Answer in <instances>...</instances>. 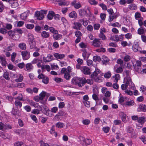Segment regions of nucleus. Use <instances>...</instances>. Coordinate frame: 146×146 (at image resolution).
<instances>
[{
  "label": "nucleus",
  "mask_w": 146,
  "mask_h": 146,
  "mask_svg": "<svg viewBox=\"0 0 146 146\" xmlns=\"http://www.w3.org/2000/svg\"><path fill=\"white\" fill-rule=\"evenodd\" d=\"M125 38L127 39H130L132 38V35L131 33H127L125 35Z\"/></svg>",
  "instance_id": "obj_56"
},
{
  "label": "nucleus",
  "mask_w": 146,
  "mask_h": 146,
  "mask_svg": "<svg viewBox=\"0 0 146 146\" xmlns=\"http://www.w3.org/2000/svg\"><path fill=\"white\" fill-rule=\"evenodd\" d=\"M140 91H141L143 94L146 95V87L145 86L142 85L141 86L140 89Z\"/></svg>",
  "instance_id": "obj_36"
},
{
  "label": "nucleus",
  "mask_w": 146,
  "mask_h": 146,
  "mask_svg": "<svg viewBox=\"0 0 146 146\" xmlns=\"http://www.w3.org/2000/svg\"><path fill=\"white\" fill-rule=\"evenodd\" d=\"M28 37L29 41L34 40V38L33 35L32 34L29 33L28 35Z\"/></svg>",
  "instance_id": "obj_61"
},
{
  "label": "nucleus",
  "mask_w": 146,
  "mask_h": 146,
  "mask_svg": "<svg viewBox=\"0 0 146 146\" xmlns=\"http://www.w3.org/2000/svg\"><path fill=\"white\" fill-rule=\"evenodd\" d=\"M54 15V13L52 11H49L47 15V18L49 20L52 19Z\"/></svg>",
  "instance_id": "obj_25"
},
{
  "label": "nucleus",
  "mask_w": 146,
  "mask_h": 146,
  "mask_svg": "<svg viewBox=\"0 0 146 146\" xmlns=\"http://www.w3.org/2000/svg\"><path fill=\"white\" fill-rule=\"evenodd\" d=\"M29 42L31 49H35L36 51H39L40 49L35 46L36 42L35 40L29 41Z\"/></svg>",
  "instance_id": "obj_8"
},
{
  "label": "nucleus",
  "mask_w": 146,
  "mask_h": 146,
  "mask_svg": "<svg viewBox=\"0 0 146 146\" xmlns=\"http://www.w3.org/2000/svg\"><path fill=\"white\" fill-rule=\"evenodd\" d=\"M139 139L144 144H146V138L145 136H141L139 137Z\"/></svg>",
  "instance_id": "obj_62"
},
{
  "label": "nucleus",
  "mask_w": 146,
  "mask_h": 146,
  "mask_svg": "<svg viewBox=\"0 0 146 146\" xmlns=\"http://www.w3.org/2000/svg\"><path fill=\"white\" fill-rule=\"evenodd\" d=\"M30 13L29 11H27L24 13L21 14L20 15V17L22 20H25L26 19L27 17L29 16Z\"/></svg>",
  "instance_id": "obj_15"
},
{
  "label": "nucleus",
  "mask_w": 146,
  "mask_h": 146,
  "mask_svg": "<svg viewBox=\"0 0 146 146\" xmlns=\"http://www.w3.org/2000/svg\"><path fill=\"white\" fill-rule=\"evenodd\" d=\"M26 66L27 69L26 71L28 72H29L32 70L33 66L31 63H29L26 64Z\"/></svg>",
  "instance_id": "obj_24"
},
{
  "label": "nucleus",
  "mask_w": 146,
  "mask_h": 146,
  "mask_svg": "<svg viewBox=\"0 0 146 146\" xmlns=\"http://www.w3.org/2000/svg\"><path fill=\"white\" fill-rule=\"evenodd\" d=\"M145 117H138L137 122L140 123L139 128L138 127V129H140L143 126L142 124H143L145 121Z\"/></svg>",
  "instance_id": "obj_12"
},
{
  "label": "nucleus",
  "mask_w": 146,
  "mask_h": 146,
  "mask_svg": "<svg viewBox=\"0 0 146 146\" xmlns=\"http://www.w3.org/2000/svg\"><path fill=\"white\" fill-rule=\"evenodd\" d=\"M47 12L46 10H41L40 11H36L35 13V15L38 19L42 20L44 17V14H46Z\"/></svg>",
  "instance_id": "obj_4"
},
{
  "label": "nucleus",
  "mask_w": 146,
  "mask_h": 146,
  "mask_svg": "<svg viewBox=\"0 0 146 146\" xmlns=\"http://www.w3.org/2000/svg\"><path fill=\"white\" fill-rule=\"evenodd\" d=\"M7 33V30L3 28H1L0 29V33L3 35H5Z\"/></svg>",
  "instance_id": "obj_58"
},
{
  "label": "nucleus",
  "mask_w": 146,
  "mask_h": 146,
  "mask_svg": "<svg viewBox=\"0 0 146 146\" xmlns=\"http://www.w3.org/2000/svg\"><path fill=\"white\" fill-rule=\"evenodd\" d=\"M50 31L53 33L55 34H57L58 33V31L57 30H55L54 28L52 27H50L49 28Z\"/></svg>",
  "instance_id": "obj_49"
},
{
  "label": "nucleus",
  "mask_w": 146,
  "mask_h": 146,
  "mask_svg": "<svg viewBox=\"0 0 146 146\" xmlns=\"http://www.w3.org/2000/svg\"><path fill=\"white\" fill-rule=\"evenodd\" d=\"M79 21L85 27L88 24L89 21L86 19H80Z\"/></svg>",
  "instance_id": "obj_27"
},
{
  "label": "nucleus",
  "mask_w": 146,
  "mask_h": 146,
  "mask_svg": "<svg viewBox=\"0 0 146 146\" xmlns=\"http://www.w3.org/2000/svg\"><path fill=\"white\" fill-rule=\"evenodd\" d=\"M128 8L131 10H135L137 9V7L134 4H131L128 5Z\"/></svg>",
  "instance_id": "obj_30"
},
{
  "label": "nucleus",
  "mask_w": 146,
  "mask_h": 146,
  "mask_svg": "<svg viewBox=\"0 0 146 146\" xmlns=\"http://www.w3.org/2000/svg\"><path fill=\"white\" fill-rule=\"evenodd\" d=\"M3 77L7 80H9L10 79L9 73L7 72H4Z\"/></svg>",
  "instance_id": "obj_34"
},
{
  "label": "nucleus",
  "mask_w": 146,
  "mask_h": 146,
  "mask_svg": "<svg viewBox=\"0 0 146 146\" xmlns=\"http://www.w3.org/2000/svg\"><path fill=\"white\" fill-rule=\"evenodd\" d=\"M99 37L102 40H105L106 38V36L103 33H100L99 34Z\"/></svg>",
  "instance_id": "obj_57"
},
{
  "label": "nucleus",
  "mask_w": 146,
  "mask_h": 146,
  "mask_svg": "<svg viewBox=\"0 0 146 146\" xmlns=\"http://www.w3.org/2000/svg\"><path fill=\"white\" fill-rule=\"evenodd\" d=\"M14 31L15 34L18 33L21 34L23 33V32L22 29L20 28H17L14 29Z\"/></svg>",
  "instance_id": "obj_40"
},
{
  "label": "nucleus",
  "mask_w": 146,
  "mask_h": 146,
  "mask_svg": "<svg viewBox=\"0 0 146 146\" xmlns=\"http://www.w3.org/2000/svg\"><path fill=\"white\" fill-rule=\"evenodd\" d=\"M114 70L117 73H121L122 72L123 69L121 67H119L116 68V69L115 68Z\"/></svg>",
  "instance_id": "obj_46"
},
{
  "label": "nucleus",
  "mask_w": 146,
  "mask_h": 146,
  "mask_svg": "<svg viewBox=\"0 0 146 146\" xmlns=\"http://www.w3.org/2000/svg\"><path fill=\"white\" fill-rule=\"evenodd\" d=\"M100 70L96 68L95 71L91 75V78L96 82H100L103 80V77L99 75L98 76V75L100 73Z\"/></svg>",
  "instance_id": "obj_2"
},
{
  "label": "nucleus",
  "mask_w": 146,
  "mask_h": 146,
  "mask_svg": "<svg viewBox=\"0 0 146 146\" xmlns=\"http://www.w3.org/2000/svg\"><path fill=\"white\" fill-rule=\"evenodd\" d=\"M80 139L81 141H83L85 143L86 145L90 144L92 143V141L89 139H85L82 137H80Z\"/></svg>",
  "instance_id": "obj_14"
},
{
  "label": "nucleus",
  "mask_w": 146,
  "mask_h": 146,
  "mask_svg": "<svg viewBox=\"0 0 146 146\" xmlns=\"http://www.w3.org/2000/svg\"><path fill=\"white\" fill-rule=\"evenodd\" d=\"M72 68L70 66H68L67 68L64 69V78L66 80H68L70 78L69 73L71 71Z\"/></svg>",
  "instance_id": "obj_6"
},
{
  "label": "nucleus",
  "mask_w": 146,
  "mask_h": 146,
  "mask_svg": "<svg viewBox=\"0 0 146 146\" xmlns=\"http://www.w3.org/2000/svg\"><path fill=\"white\" fill-rule=\"evenodd\" d=\"M53 59V56L51 54H48L46 57H43V60L44 62L46 63L51 61Z\"/></svg>",
  "instance_id": "obj_11"
},
{
  "label": "nucleus",
  "mask_w": 146,
  "mask_h": 146,
  "mask_svg": "<svg viewBox=\"0 0 146 146\" xmlns=\"http://www.w3.org/2000/svg\"><path fill=\"white\" fill-rule=\"evenodd\" d=\"M41 35L42 37L45 38H48L50 36L49 33L44 31L41 33Z\"/></svg>",
  "instance_id": "obj_26"
},
{
  "label": "nucleus",
  "mask_w": 146,
  "mask_h": 146,
  "mask_svg": "<svg viewBox=\"0 0 146 146\" xmlns=\"http://www.w3.org/2000/svg\"><path fill=\"white\" fill-rule=\"evenodd\" d=\"M42 82L45 84H47L49 82V79L46 76H45L42 79Z\"/></svg>",
  "instance_id": "obj_52"
},
{
  "label": "nucleus",
  "mask_w": 146,
  "mask_h": 146,
  "mask_svg": "<svg viewBox=\"0 0 146 146\" xmlns=\"http://www.w3.org/2000/svg\"><path fill=\"white\" fill-rule=\"evenodd\" d=\"M123 83L121 86V88L123 90H125L127 88L133 90L135 88L131 78L128 75L124 78Z\"/></svg>",
  "instance_id": "obj_1"
},
{
  "label": "nucleus",
  "mask_w": 146,
  "mask_h": 146,
  "mask_svg": "<svg viewBox=\"0 0 146 146\" xmlns=\"http://www.w3.org/2000/svg\"><path fill=\"white\" fill-rule=\"evenodd\" d=\"M100 27V25L99 23L94 24L93 25V28L95 30H98Z\"/></svg>",
  "instance_id": "obj_50"
},
{
  "label": "nucleus",
  "mask_w": 146,
  "mask_h": 146,
  "mask_svg": "<svg viewBox=\"0 0 146 146\" xmlns=\"http://www.w3.org/2000/svg\"><path fill=\"white\" fill-rule=\"evenodd\" d=\"M113 77L114 78L113 81L115 83H117L118 80L120 79V76L119 74H116L114 76H113Z\"/></svg>",
  "instance_id": "obj_35"
},
{
  "label": "nucleus",
  "mask_w": 146,
  "mask_h": 146,
  "mask_svg": "<svg viewBox=\"0 0 146 146\" xmlns=\"http://www.w3.org/2000/svg\"><path fill=\"white\" fill-rule=\"evenodd\" d=\"M71 82L72 84L81 87L84 85L85 78L74 77L72 79Z\"/></svg>",
  "instance_id": "obj_3"
},
{
  "label": "nucleus",
  "mask_w": 146,
  "mask_h": 146,
  "mask_svg": "<svg viewBox=\"0 0 146 146\" xmlns=\"http://www.w3.org/2000/svg\"><path fill=\"white\" fill-rule=\"evenodd\" d=\"M127 131L129 133H132L134 131L133 128L130 126H128L127 128Z\"/></svg>",
  "instance_id": "obj_59"
},
{
  "label": "nucleus",
  "mask_w": 146,
  "mask_h": 146,
  "mask_svg": "<svg viewBox=\"0 0 146 146\" xmlns=\"http://www.w3.org/2000/svg\"><path fill=\"white\" fill-rule=\"evenodd\" d=\"M50 133L52 134L54 133V135L55 137H56L57 136V133L55 132L54 129V126H52L50 130Z\"/></svg>",
  "instance_id": "obj_39"
},
{
  "label": "nucleus",
  "mask_w": 146,
  "mask_h": 146,
  "mask_svg": "<svg viewBox=\"0 0 146 146\" xmlns=\"http://www.w3.org/2000/svg\"><path fill=\"white\" fill-rule=\"evenodd\" d=\"M46 69L49 72L50 71V66L48 65H46L45 66H42V71L43 72L44 70Z\"/></svg>",
  "instance_id": "obj_32"
},
{
  "label": "nucleus",
  "mask_w": 146,
  "mask_h": 146,
  "mask_svg": "<svg viewBox=\"0 0 146 146\" xmlns=\"http://www.w3.org/2000/svg\"><path fill=\"white\" fill-rule=\"evenodd\" d=\"M8 2L11 4V7L12 8H16L19 6L18 2L16 1H12L11 0H9Z\"/></svg>",
  "instance_id": "obj_18"
},
{
  "label": "nucleus",
  "mask_w": 146,
  "mask_h": 146,
  "mask_svg": "<svg viewBox=\"0 0 146 146\" xmlns=\"http://www.w3.org/2000/svg\"><path fill=\"white\" fill-rule=\"evenodd\" d=\"M21 55L23 59L24 60H26L29 58L30 54L29 52L27 50H24L21 52Z\"/></svg>",
  "instance_id": "obj_7"
},
{
  "label": "nucleus",
  "mask_w": 146,
  "mask_h": 146,
  "mask_svg": "<svg viewBox=\"0 0 146 146\" xmlns=\"http://www.w3.org/2000/svg\"><path fill=\"white\" fill-rule=\"evenodd\" d=\"M0 62L2 66H6L7 63L5 56H0Z\"/></svg>",
  "instance_id": "obj_20"
},
{
  "label": "nucleus",
  "mask_w": 146,
  "mask_h": 146,
  "mask_svg": "<svg viewBox=\"0 0 146 146\" xmlns=\"http://www.w3.org/2000/svg\"><path fill=\"white\" fill-rule=\"evenodd\" d=\"M79 14L81 16H83L86 13L87 11H85L84 9H80L78 11Z\"/></svg>",
  "instance_id": "obj_55"
},
{
  "label": "nucleus",
  "mask_w": 146,
  "mask_h": 146,
  "mask_svg": "<svg viewBox=\"0 0 146 146\" xmlns=\"http://www.w3.org/2000/svg\"><path fill=\"white\" fill-rule=\"evenodd\" d=\"M134 103H135L134 101L133 100H131L130 101L126 102L125 104L127 106H130L133 105L134 104Z\"/></svg>",
  "instance_id": "obj_48"
},
{
  "label": "nucleus",
  "mask_w": 146,
  "mask_h": 146,
  "mask_svg": "<svg viewBox=\"0 0 146 146\" xmlns=\"http://www.w3.org/2000/svg\"><path fill=\"white\" fill-rule=\"evenodd\" d=\"M15 104L16 107H19L21 108L22 106V103L19 100H16L15 102Z\"/></svg>",
  "instance_id": "obj_45"
},
{
  "label": "nucleus",
  "mask_w": 146,
  "mask_h": 146,
  "mask_svg": "<svg viewBox=\"0 0 146 146\" xmlns=\"http://www.w3.org/2000/svg\"><path fill=\"white\" fill-rule=\"evenodd\" d=\"M93 60L94 62H99L101 60V58L100 57L98 56H94L93 57Z\"/></svg>",
  "instance_id": "obj_51"
},
{
  "label": "nucleus",
  "mask_w": 146,
  "mask_h": 146,
  "mask_svg": "<svg viewBox=\"0 0 146 146\" xmlns=\"http://www.w3.org/2000/svg\"><path fill=\"white\" fill-rule=\"evenodd\" d=\"M139 46L138 43L137 42L134 43L132 49L135 52L139 51Z\"/></svg>",
  "instance_id": "obj_21"
},
{
  "label": "nucleus",
  "mask_w": 146,
  "mask_h": 146,
  "mask_svg": "<svg viewBox=\"0 0 146 146\" xmlns=\"http://www.w3.org/2000/svg\"><path fill=\"white\" fill-rule=\"evenodd\" d=\"M71 4L74 6V7L77 9H79L82 7L81 3L79 2H77L76 0H74L72 3Z\"/></svg>",
  "instance_id": "obj_16"
},
{
  "label": "nucleus",
  "mask_w": 146,
  "mask_h": 146,
  "mask_svg": "<svg viewBox=\"0 0 146 146\" xmlns=\"http://www.w3.org/2000/svg\"><path fill=\"white\" fill-rule=\"evenodd\" d=\"M19 78L15 80V81L17 82H22L23 79V76L21 74H19L18 76Z\"/></svg>",
  "instance_id": "obj_29"
},
{
  "label": "nucleus",
  "mask_w": 146,
  "mask_h": 146,
  "mask_svg": "<svg viewBox=\"0 0 146 146\" xmlns=\"http://www.w3.org/2000/svg\"><path fill=\"white\" fill-rule=\"evenodd\" d=\"M119 115L122 121L124 123L127 122V116L125 113L123 112H121L120 113Z\"/></svg>",
  "instance_id": "obj_13"
},
{
  "label": "nucleus",
  "mask_w": 146,
  "mask_h": 146,
  "mask_svg": "<svg viewBox=\"0 0 146 146\" xmlns=\"http://www.w3.org/2000/svg\"><path fill=\"white\" fill-rule=\"evenodd\" d=\"M11 128V126L9 125L5 124L2 122H0V130L4 131L6 129H10Z\"/></svg>",
  "instance_id": "obj_9"
},
{
  "label": "nucleus",
  "mask_w": 146,
  "mask_h": 146,
  "mask_svg": "<svg viewBox=\"0 0 146 146\" xmlns=\"http://www.w3.org/2000/svg\"><path fill=\"white\" fill-rule=\"evenodd\" d=\"M103 60L102 61L104 64H106L109 62V60L108 58L105 56L103 57Z\"/></svg>",
  "instance_id": "obj_38"
},
{
  "label": "nucleus",
  "mask_w": 146,
  "mask_h": 146,
  "mask_svg": "<svg viewBox=\"0 0 146 146\" xmlns=\"http://www.w3.org/2000/svg\"><path fill=\"white\" fill-rule=\"evenodd\" d=\"M7 34L8 35L11 37H13L15 35V32L14 31V29L13 31L11 30L9 31Z\"/></svg>",
  "instance_id": "obj_44"
},
{
  "label": "nucleus",
  "mask_w": 146,
  "mask_h": 146,
  "mask_svg": "<svg viewBox=\"0 0 146 146\" xmlns=\"http://www.w3.org/2000/svg\"><path fill=\"white\" fill-rule=\"evenodd\" d=\"M90 55V53L89 52H87L85 51H84L82 53V56L84 59L88 58L89 57Z\"/></svg>",
  "instance_id": "obj_31"
},
{
  "label": "nucleus",
  "mask_w": 146,
  "mask_h": 146,
  "mask_svg": "<svg viewBox=\"0 0 146 146\" xmlns=\"http://www.w3.org/2000/svg\"><path fill=\"white\" fill-rule=\"evenodd\" d=\"M137 111H142L144 112L146 111V105L144 104L139 105L137 109Z\"/></svg>",
  "instance_id": "obj_17"
},
{
  "label": "nucleus",
  "mask_w": 146,
  "mask_h": 146,
  "mask_svg": "<svg viewBox=\"0 0 146 146\" xmlns=\"http://www.w3.org/2000/svg\"><path fill=\"white\" fill-rule=\"evenodd\" d=\"M122 58H123L125 61L127 62L129 60L131 59V57L128 55H126L123 58V57L121 56Z\"/></svg>",
  "instance_id": "obj_54"
},
{
  "label": "nucleus",
  "mask_w": 146,
  "mask_h": 146,
  "mask_svg": "<svg viewBox=\"0 0 146 146\" xmlns=\"http://www.w3.org/2000/svg\"><path fill=\"white\" fill-rule=\"evenodd\" d=\"M93 27L91 25H88L86 28L87 31L90 32H92L93 31Z\"/></svg>",
  "instance_id": "obj_42"
},
{
  "label": "nucleus",
  "mask_w": 146,
  "mask_h": 146,
  "mask_svg": "<svg viewBox=\"0 0 146 146\" xmlns=\"http://www.w3.org/2000/svg\"><path fill=\"white\" fill-rule=\"evenodd\" d=\"M102 42L101 40L98 38H95L92 42V46L95 47H100L102 46Z\"/></svg>",
  "instance_id": "obj_5"
},
{
  "label": "nucleus",
  "mask_w": 146,
  "mask_h": 146,
  "mask_svg": "<svg viewBox=\"0 0 146 146\" xmlns=\"http://www.w3.org/2000/svg\"><path fill=\"white\" fill-rule=\"evenodd\" d=\"M82 123L85 125H88L90 123V121L88 119H85L82 121Z\"/></svg>",
  "instance_id": "obj_60"
},
{
  "label": "nucleus",
  "mask_w": 146,
  "mask_h": 146,
  "mask_svg": "<svg viewBox=\"0 0 146 146\" xmlns=\"http://www.w3.org/2000/svg\"><path fill=\"white\" fill-rule=\"evenodd\" d=\"M74 28L76 29L80 30L82 27V24L79 22L74 23Z\"/></svg>",
  "instance_id": "obj_23"
},
{
  "label": "nucleus",
  "mask_w": 146,
  "mask_h": 146,
  "mask_svg": "<svg viewBox=\"0 0 146 146\" xmlns=\"http://www.w3.org/2000/svg\"><path fill=\"white\" fill-rule=\"evenodd\" d=\"M69 16L70 17L76 18L77 17V14L75 12L73 11L69 14Z\"/></svg>",
  "instance_id": "obj_37"
},
{
  "label": "nucleus",
  "mask_w": 146,
  "mask_h": 146,
  "mask_svg": "<svg viewBox=\"0 0 146 146\" xmlns=\"http://www.w3.org/2000/svg\"><path fill=\"white\" fill-rule=\"evenodd\" d=\"M26 132V130L25 129H19L17 131V133L20 134H24Z\"/></svg>",
  "instance_id": "obj_53"
},
{
  "label": "nucleus",
  "mask_w": 146,
  "mask_h": 146,
  "mask_svg": "<svg viewBox=\"0 0 146 146\" xmlns=\"http://www.w3.org/2000/svg\"><path fill=\"white\" fill-rule=\"evenodd\" d=\"M19 47L22 50H25L26 49V44L24 43H21L19 45Z\"/></svg>",
  "instance_id": "obj_33"
},
{
  "label": "nucleus",
  "mask_w": 146,
  "mask_h": 146,
  "mask_svg": "<svg viewBox=\"0 0 146 146\" xmlns=\"http://www.w3.org/2000/svg\"><path fill=\"white\" fill-rule=\"evenodd\" d=\"M53 37L54 38L55 40H58L59 39H60L62 37V36L60 34H54L53 35Z\"/></svg>",
  "instance_id": "obj_47"
},
{
  "label": "nucleus",
  "mask_w": 146,
  "mask_h": 146,
  "mask_svg": "<svg viewBox=\"0 0 146 146\" xmlns=\"http://www.w3.org/2000/svg\"><path fill=\"white\" fill-rule=\"evenodd\" d=\"M76 61L78 63L76 65V68L78 69H80L81 68L80 66L82 64L83 61L82 59L78 58L76 60Z\"/></svg>",
  "instance_id": "obj_19"
},
{
  "label": "nucleus",
  "mask_w": 146,
  "mask_h": 146,
  "mask_svg": "<svg viewBox=\"0 0 146 146\" xmlns=\"http://www.w3.org/2000/svg\"><path fill=\"white\" fill-rule=\"evenodd\" d=\"M54 56L57 58L59 59H62L64 57V54H60L58 53L54 54Z\"/></svg>",
  "instance_id": "obj_28"
},
{
  "label": "nucleus",
  "mask_w": 146,
  "mask_h": 146,
  "mask_svg": "<svg viewBox=\"0 0 146 146\" xmlns=\"http://www.w3.org/2000/svg\"><path fill=\"white\" fill-rule=\"evenodd\" d=\"M81 71L85 74H89L90 73V70L89 68L86 66H84L81 67L80 68Z\"/></svg>",
  "instance_id": "obj_10"
},
{
  "label": "nucleus",
  "mask_w": 146,
  "mask_h": 146,
  "mask_svg": "<svg viewBox=\"0 0 146 146\" xmlns=\"http://www.w3.org/2000/svg\"><path fill=\"white\" fill-rule=\"evenodd\" d=\"M63 125V123L60 122H58L56 124V127L59 128L62 127Z\"/></svg>",
  "instance_id": "obj_63"
},
{
  "label": "nucleus",
  "mask_w": 146,
  "mask_h": 146,
  "mask_svg": "<svg viewBox=\"0 0 146 146\" xmlns=\"http://www.w3.org/2000/svg\"><path fill=\"white\" fill-rule=\"evenodd\" d=\"M46 94V93L44 91H42L39 95V99L40 100H42L44 97L45 96Z\"/></svg>",
  "instance_id": "obj_41"
},
{
  "label": "nucleus",
  "mask_w": 146,
  "mask_h": 146,
  "mask_svg": "<svg viewBox=\"0 0 146 146\" xmlns=\"http://www.w3.org/2000/svg\"><path fill=\"white\" fill-rule=\"evenodd\" d=\"M145 31V29L144 27H140L137 30V33L138 34L141 35L144 34Z\"/></svg>",
  "instance_id": "obj_22"
},
{
  "label": "nucleus",
  "mask_w": 146,
  "mask_h": 146,
  "mask_svg": "<svg viewBox=\"0 0 146 146\" xmlns=\"http://www.w3.org/2000/svg\"><path fill=\"white\" fill-rule=\"evenodd\" d=\"M93 81L92 79H88L87 80L85 78L84 84L86 83H87L89 84H93Z\"/></svg>",
  "instance_id": "obj_43"
},
{
  "label": "nucleus",
  "mask_w": 146,
  "mask_h": 146,
  "mask_svg": "<svg viewBox=\"0 0 146 146\" xmlns=\"http://www.w3.org/2000/svg\"><path fill=\"white\" fill-rule=\"evenodd\" d=\"M25 144L21 142H18L16 143L14 145V146H25Z\"/></svg>",
  "instance_id": "obj_64"
}]
</instances>
